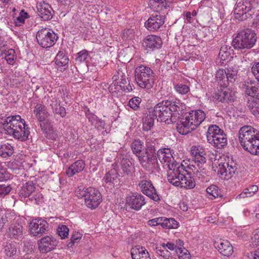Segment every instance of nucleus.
Masks as SVG:
<instances>
[{
  "instance_id": "6e6552de",
  "label": "nucleus",
  "mask_w": 259,
  "mask_h": 259,
  "mask_svg": "<svg viewBox=\"0 0 259 259\" xmlns=\"http://www.w3.org/2000/svg\"><path fill=\"white\" fill-rule=\"evenodd\" d=\"M135 76L138 85L142 89H150L154 83V73L149 67L143 65L138 66Z\"/></svg>"
},
{
  "instance_id": "7c9ffc66",
  "label": "nucleus",
  "mask_w": 259,
  "mask_h": 259,
  "mask_svg": "<svg viewBox=\"0 0 259 259\" xmlns=\"http://www.w3.org/2000/svg\"><path fill=\"white\" fill-rule=\"evenodd\" d=\"M23 227L19 223L12 224L8 231V235L10 238L18 239L22 236Z\"/></svg>"
},
{
  "instance_id": "bb28decb",
  "label": "nucleus",
  "mask_w": 259,
  "mask_h": 259,
  "mask_svg": "<svg viewBox=\"0 0 259 259\" xmlns=\"http://www.w3.org/2000/svg\"><path fill=\"white\" fill-rule=\"evenodd\" d=\"M133 259H151L147 249L143 247L136 246L131 249Z\"/></svg>"
},
{
  "instance_id": "dca6fc26",
  "label": "nucleus",
  "mask_w": 259,
  "mask_h": 259,
  "mask_svg": "<svg viewBox=\"0 0 259 259\" xmlns=\"http://www.w3.org/2000/svg\"><path fill=\"white\" fill-rule=\"evenodd\" d=\"M145 204V197L140 194L131 193L126 197V204L135 210H140Z\"/></svg>"
},
{
  "instance_id": "052dcab7",
  "label": "nucleus",
  "mask_w": 259,
  "mask_h": 259,
  "mask_svg": "<svg viewBox=\"0 0 259 259\" xmlns=\"http://www.w3.org/2000/svg\"><path fill=\"white\" fill-rule=\"evenodd\" d=\"M251 241L253 246H256L259 245V229L253 232V236L251 237Z\"/></svg>"
},
{
  "instance_id": "8fccbe9b",
  "label": "nucleus",
  "mask_w": 259,
  "mask_h": 259,
  "mask_svg": "<svg viewBox=\"0 0 259 259\" xmlns=\"http://www.w3.org/2000/svg\"><path fill=\"white\" fill-rule=\"evenodd\" d=\"M57 231L58 235L62 239L67 238L69 235V228L65 225H59Z\"/></svg>"
},
{
  "instance_id": "1a4fd4ad",
  "label": "nucleus",
  "mask_w": 259,
  "mask_h": 259,
  "mask_svg": "<svg viewBox=\"0 0 259 259\" xmlns=\"http://www.w3.org/2000/svg\"><path fill=\"white\" fill-rule=\"evenodd\" d=\"M255 32L250 29H246L238 33L233 40V45L235 49L245 50L252 48L256 41Z\"/></svg>"
},
{
  "instance_id": "c85d7f7f",
  "label": "nucleus",
  "mask_w": 259,
  "mask_h": 259,
  "mask_svg": "<svg viewBox=\"0 0 259 259\" xmlns=\"http://www.w3.org/2000/svg\"><path fill=\"white\" fill-rule=\"evenodd\" d=\"M85 167V163L82 160H77L67 168L66 171V175L71 177L76 174L81 172Z\"/></svg>"
},
{
  "instance_id": "a878e982",
  "label": "nucleus",
  "mask_w": 259,
  "mask_h": 259,
  "mask_svg": "<svg viewBox=\"0 0 259 259\" xmlns=\"http://www.w3.org/2000/svg\"><path fill=\"white\" fill-rule=\"evenodd\" d=\"M212 167L213 170L217 173L220 177L225 180H229L231 178H228V166L226 165V163H223L222 162H219L214 161L212 164Z\"/></svg>"
},
{
  "instance_id": "4468645a",
  "label": "nucleus",
  "mask_w": 259,
  "mask_h": 259,
  "mask_svg": "<svg viewBox=\"0 0 259 259\" xmlns=\"http://www.w3.org/2000/svg\"><path fill=\"white\" fill-rule=\"evenodd\" d=\"M251 8V4L248 2L238 3L234 11L236 19L244 21L249 18L251 16V14L249 13Z\"/></svg>"
},
{
  "instance_id": "f8f14e48",
  "label": "nucleus",
  "mask_w": 259,
  "mask_h": 259,
  "mask_svg": "<svg viewBox=\"0 0 259 259\" xmlns=\"http://www.w3.org/2000/svg\"><path fill=\"white\" fill-rule=\"evenodd\" d=\"M48 228V222L41 218L33 219L29 224L30 233L34 237H39L46 233Z\"/></svg>"
},
{
  "instance_id": "9d476101",
  "label": "nucleus",
  "mask_w": 259,
  "mask_h": 259,
  "mask_svg": "<svg viewBox=\"0 0 259 259\" xmlns=\"http://www.w3.org/2000/svg\"><path fill=\"white\" fill-rule=\"evenodd\" d=\"M206 137L208 142L218 149L224 148L227 145L226 135L217 125H211L209 126Z\"/></svg>"
},
{
  "instance_id": "cd10ccee",
  "label": "nucleus",
  "mask_w": 259,
  "mask_h": 259,
  "mask_svg": "<svg viewBox=\"0 0 259 259\" xmlns=\"http://www.w3.org/2000/svg\"><path fill=\"white\" fill-rule=\"evenodd\" d=\"M243 149L250 154L259 155V136L242 146Z\"/></svg>"
},
{
  "instance_id": "a18cd8bd",
  "label": "nucleus",
  "mask_w": 259,
  "mask_h": 259,
  "mask_svg": "<svg viewBox=\"0 0 259 259\" xmlns=\"http://www.w3.org/2000/svg\"><path fill=\"white\" fill-rule=\"evenodd\" d=\"M156 253L158 256H161L163 259H176L171 256V253L167 250L164 245L157 248Z\"/></svg>"
},
{
  "instance_id": "c9c22d12",
  "label": "nucleus",
  "mask_w": 259,
  "mask_h": 259,
  "mask_svg": "<svg viewBox=\"0 0 259 259\" xmlns=\"http://www.w3.org/2000/svg\"><path fill=\"white\" fill-rule=\"evenodd\" d=\"M119 75V74L118 73V75H114L113 76V82L109 87V90L110 92L111 93H114L119 92L120 90L124 91L126 92H129L130 91L132 90V87L131 86L125 88L123 85L118 84V82H117V77H118Z\"/></svg>"
},
{
  "instance_id": "e2e57ef3",
  "label": "nucleus",
  "mask_w": 259,
  "mask_h": 259,
  "mask_svg": "<svg viewBox=\"0 0 259 259\" xmlns=\"http://www.w3.org/2000/svg\"><path fill=\"white\" fill-rule=\"evenodd\" d=\"M11 190L10 186L6 185H0V197L8 194Z\"/></svg>"
},
{
  "instance_id": "7ed1b4c3",
  "label": "nucleus",
  "mask_w": 259,
  "mask_h": 259,
  "mask_svg": "<svg viewBox=\"0 0 259 259\" xmlns=\"http://www.w3.org/2000/svg\"><path fill=\"white\" fill-rule=\"evenodd\" d=\"M2 123L5 126L7 134L20 141H26L30 134L24 119L20 115H13L2 119Z\"/></svg>"
},
{
  "instance_id": "0eeeda50",
  "label": "nucleus",
  "mask_w": 259,
  "mask_h": 259,
  "mask_svg": "<svg viewBox=\"0 0 259 259\" xmlns=\"http://www.w3.org/2000/svg\"><path fill=\"white\" fill-rule=\"evenodd\" d=\"M191 154L195 163L194 174L198 178L203 177L207 172L206 164V153L200 146H193L191 148Z\"/></svg>"
},
{
  "instance_id": "473e14b6",
  "label": "nucleus",
  "mask_w": 259,
  "mask_h": 259,
  "mask_svg": "<svg viewBox=\"0 0 259 259\" xmlns=\"http://www.w3.org/2000/svg\"><path fill=\"white\" fill-rule=\"evenodd\" d=\"M33 113L40 122L44 121L48 116L45 106L41 104H37L34 107Z\"/></svg>"
},
{
  "instance_id": "58836bf2",
  "label": "nucleus",
  "mask_w": 259,
  "mask_h": 259,
  "mask_svg": "<svg viewBox=\"0 0 259 259\" xmlns=\"http://www.w3.org/2000/svg\"><path fill=\"white\" fill-rule=\"evenodd\" d=\"M207 197L210 199H213L221 196V191L218 186L211 185L206 189Z\"/></svg>"
},
{
  "instance_id": "338daca9",
  "label": "nucleus",
  "mask_w": 259,
  "mask_h": 259,
  "mask_svg": "<svg viewBox=\"0 0 259 259\" xmlns=\"http://www.w3.org/2000/svg\"><path fill=\"white\" fill-rule=\"evenodd\" d=\"M82 235L79 232H75L71 236V241L72 243L78 242L81 238Z\"/></svg>"
},
{
  "instance_id": "6ab92c4d",
  "label": "nucleus",
  "mask_w": 259,
  "mask_h": 259,
  "mask_svg": "<svg viewBox=\"0 0 259 259\" xmlns=\"http://www.w3.org/2000/svg\"><path fill=\"white\" fill-rule=\"evenodd\" d=\"M119 174L114 167L106 173L102 179L103 186L108 189H112L118 182Z\"/></svg>"
},
{
  "instance_id": "2f4dec72",
  "label": "nucleus",
  "mask_w": 259,
  "mask_h": 259,
  "mask_svg": "<svg viewBox=\"0 0 259 259\" xmlns=\"http://www.w3.org/2000/svg\"><path fill=\"white\" fill-rule=\"evenodd\" d=\"M219 251L224 256H229L233 252V246L227 240H223L219 243L217 247Z\"/></svg>"
},
{
  "instance_id": "ddd939ff",
  "label": "nucleus",
  "mask_w": 259,
  "mask_h": 259,
  "mask_svg": "<svg viewBox=\"0 0 259 259\" xmlns=\"http://www.w3.org/2000/svg\"><path fill=\"white\" fill-rule=\"evenodd\" d=\"M257 136H259V132L250 126H244L239 132V139L242 146Z\"/></svg>"
},
{
  "instance_id": "a19ab883",
  "label": "nucleus",
  "mask_w": 259,
  "mask_h": 259,
  "mask_svg": "<svg viewBox=\"0 0 259 259\" xmlns=\"http://www.w3.org/2000/svg\"><path fill=\"white\" fill-rule=\"evenodd\" d=\"M258 188L256 185H251L244 189V190L237 196V198H244L251 197L258 191Z\"/></svg>"
},
{
  "instance_id": "9b49d317",
  "label": "nucleus",
  "mask_w": 259,
  "mask_h": 259,
  "mask_svg": "<svg viewBox=\"0 0 259 259\" xmlns=\"http://www.w3.org/2000/svg\"><path fill=\"white\" fill-rule=\"evenodd\" d=\"M36 37L38 44L44 48L54 46L58 38L57 34L53 30L47 28L39 30Z\"/></svg>"
},
{
  "instance_id": "c756f323",
  "label": "nucleus",
  "mask_w": 259,
  "mask_h": 259,
  "mask_svg": "<svg viewBox=\"0 0 259 259\" xmlns=\"http://www.w3.org/2000/svg\"><path fill=\"white\" fill-rule=\"evenodd\" d=\"M68 61L69 59L63 51H59L55 59V64L61 70H64L68 67Z\"/></svg>"
},
{
  "instance_id": "393cba45",
  "label": "nucleus",
  "mask_w": 259,
  "mask_h": 259,
  "mask_svg": "<svg viewBox=\"0 0 259 259\" xmlns=\"http://www.w3.org/2000/svg\"><path fill=\"white\" fill-rule=\"evenodd\" d=\"M246 95L259 100V84L247 82L243 87Z\"/></svg>"
},
{
  "instance_id": "0e129e2a",
  "label": "nucleus",
  "mask_w": 259,
  "mask_h": 259,
  "mask_svg": "<svg viewBox=\"0 0 259 259\" xmlns=\"http://www.w3.org/2000/svg\"><path fill=\"white\" fill-rule=\"evenodd\" d=\"M9 174L6 169L0 164V181H3L9 178Z\"/></svg>"
},
{
  "instance_id": "f03ea898",
  "label": "nucleus",
  "mask_w": 259,
  "mask_h": 259,
  "mask_svg": "<svg viewBox=\"0 0 259 259\" xmlns=\"http://www.w3.org/2000/svg\"><path fill=\"white\" fill-rule=\"evenodd\" d=\"M184 108L185 105L179 100L174 101L166 100L155 105L151 113L158 121L170 124L176 121Z\"/></svg>"
},
{
  "instance_id": "aec40b11",
  "label": "nucleus",
  "mask_w": 259,
  "mask_h": 259,
  "mask_svg": "<svg viewBox=\"0 0 259 259\" xmlns=\"http://www.w3.org/2000/svg\"><path fill=\"white\" fill-rule=\"evenodd\" d=\"M213 95V98L222 102H230L233 101L235 98V92L227 87H222Z\"/></svg>"
},
{
  "instance_id": "37998d69",
  "label": "nucleus",
  "mask_w": 259,
  "mask_h": 259,
  "mask_svg": "<svg viewBox=\"0 0 259 259\" xmlns=\"http://www.w3.org/2000/svg\"><path fill=\"white\" fill-rule=\"evenodd\" d=\"M247 105L252 113L257 118H259V102L254 101V99L249 100Z\"/></svg>"
},
{
  "instance_id": "5701e85b",
  "label": "nucleus",
  "mask_w": 259,
  "mask_h": 259,
  "mask_svg": "<svg viewBox=\"0 0 259 259\" xmlns=\"http://www.w3.org/2000/svg\"><path fill=\"white\" fill-rule=\"evenodd\" d=\"M175 0H150L149 7L155 11H161L170 7Z\"/></svg>"
},
{
  "instance_id": "774afa93",
  "label": "nucleus",
  "mask_w": 259,
  "mask_h": 259,
  "mask_svg": "<svg viewBox=\"0 0 259 259\" xmlns=\"http://www.w3.org/2000/svg\"><path fill=\"white\" fill-rule=\"evenodd\" d=\"M42 195L41 194L38 193L34 195L31 200L32 201H34L36 204H39L42 201Z\"/></svg>"
},
{
  "instance_id": "ea45409f",
  "label": "nucleus",
  "mask_w": 259,
  "mask_h": 259,
  "mask_svg": "<svg viewBox=\"0 0 259 259\" xmlns=\"http://www.w3.org/2000/svg\"><path fill=\"white\" fill-rule=\"evenodd\" d=\"M161 226L165 229H177L179 226V223L174 218L162 217Z\"/></svg>"
},
{
  "instance_id": "5fc2aeb1",
  "label": "nucleus",
  "mask_w": 259,
  "mask_h": 259,
  "mask_svg": "<svg viewBox=\"0 0 259 259\" xmlns=\"http://www.w3.org/2000/svg\"><path fill=\"white\" fill-rule=\"evenodd\" d=\"M28 18V14L23 10L20 12L19 16H18L15 20V24L17 26H21L24 23L26 19Z\"/></svg>"
},
{
  "instance_id": "de8ad7c7",
  "label": "nucleus",
  "mask_w": 259,
  "mask_h": 259,
  "mask_svg": "<svg viewBox=\"0 0 259 259\" xmlns=\"http://www.w3.org/2000/svg\"><path fill=\"white\" fill-rule=\"evenodd\" d=\"M154 119L150 115L146 116L143 120V128L145 131H148L154 125Z\"/></svg>"
},
{
  "instance_id": "13d9d810",
  "label": "nucleus",
  "mask_w": 259,
  "mask_h": 259,
  "mask_svg": "<svg viewBox=\"0 0 259 259\" xmlns=\"http://www.w3.org/2000/svg\"><path fill=\"white\" fill-rule=\"evenodd\" d=\"M226 165L228 166V178H231L236 170V164L234 162L231 161L230 163H226Z\"/></svg>"
},
{
  "instance_id": "79ce46f5",
  "label": "nucleus",
  "mask_w": 259,
  "mask_h": 259,
  "mask_svg": "<svg viewBox=\"0 0 259 259\" xmlns=\"http://www.w3.org/2000/svg\"><path fill=\"white\" fill-rule=\"evenodd\" d=\"M35 190L34 185L32 182L26 183L20 191V195L22 197L29 196Z\"/></svg>"
},
{
  "instance_id": "4d7b16f0",
  "label": "nucleus",
  "mask_w": 259,
  "mask_h": 259,
  "mask_svg": "<svg viewBox=\"0 0 259 259\" xmlns=\"http://www.w3.org/2000/svg\"><path fill=\"white\" fill-rule=\"evenodd\" d=\"M141 102V99L139 97H136L132 98L128 102V106L134 110L138 108Z\"/></svg>"
},
{
  "instance_id": "f704fd0d",
  "label": "nucleus",
  "mask_w": 259,
  "mask_h": 259,
  "mask_svg": "<svg viewBox=\"0 0 259 259\" xmlns=\"http://www.w3.org/2000/svg\"><path fill=\"white\" fill-rule=\"evenodd\" d=\"M60 101L56 98H53L50 100V105L52 107L54 114H58L61 117H64L66 116V112L65 108L60 105Z\"/></svg>"
},
{
  "instance_id": "412c9836",
  "label": "nucleus",
  "mask_w": 259,
  "mask_h": 259,
  "mask_svg": "<svg viewBox=\"0 0 259 259\" xmlns=\"http://www.w3.org/2000/svg\"><path fill=\"white\" fill-rule=\"evenodd\" d=\"M162 42L160 37L155 35H149L143 40V46L147 50H153L161 47Z\"/></svg>"
},
{
  "instance_id": "e433bc0d",
  "label": "nucleus",
  "mask_w": 259,
  "mask_h": 259,
  "mask_svg": "<svg viewBox=\"0 0 259 259\" xmlns=\"http://www.w3.org/2000/svg\"><path fill=\"white\" fill-rule=\"evenodd\" d=\"M215 77L221 87H227L228 85L226 70L220 69L216 72Z\"/></svg>"
},
{
  "instance_id": "680f3d73",
  "label": "nucleus",
  "mask_w": 259,
  "mask_h": 259,
  "mask_svg": "<svg viewBox=\"0 0 259 259\" xmlns=\"http://www.w3.org/2000/svg\"><path fill=\"white\" fill-rule=\"evenodd\" d=\"M251 71L255 78L259 81V62H255L252 66Z\"/></svg>"
},
{
  "instance_id": "603ef678",
  "label": "nucleus",
  "mask_w": 259,
  "mask_h": 259,
  "mask_svg": "<svg viewBox=\"0 0 259 259\" xmlns=\"http://www.w3.org/2000/svg\"><path fill=\"white\" fill-rule=\"evenodd\" d=\"M195 47L193 46L190 47V51H192L191 53L189 54L188 55V58L184 59L185 60H187L188 59H191L192 61L195 60H201V56L200 55L198 51L194 49Z\"/></svg>"
},
{
  "instance_id": "09e8293b",
  "label": "nucleus",
  "mask_w": 259,
  "mask_h": 259,
  "mask_svg": "<svg viewBox=\"0 0 259 259\" xmlns=\"http://www.w3.org/2000/svg\"><path fill=\"white\" fill-rule=\"evenodd\" d=\"M175 91L181 95H185L190 92V88L188 85L182 83L174 84Z\"/></svg>"
},
{
  "instance_id": "f3484780",
  "label": "nucleus",
  "mask_w": 259,
  "mask_h": 259,
  "mask_svg": "<svg viewBox=\"0 0 259 259\" xmlns=\"http://www.w3.org/2000/svg\"><path fill=\"white\" fill-rule=\"evenodd\" d=\"M139 186L142 192L154 201H157L160 199L159 196L150 181L142 178L139 181Z\"/></svg>"
},
{
  "instance_id": "a211bd4d",
  "label": "nucleus",
  "mask_w": 259,
  "mask_h": 259,
  "mask_svg": "<svg viewBox=\"0 0 259 259\" xmlns=\"http://www.w3.org/2000/svg\"><path fill=\"white\" fill-rule=\"evenodd\" d=\"M165 22V18L159 14L152 15L145 23V27L150 31H155L160 28Z\"/></svg>"
},
{
  "instance_id": "2eb2a0df",
  "label": "nucleus",
  "mask_w": 259,
  "mask_h": 259,
  "mask_svg": "<svg viewBox=\"0 0 259 259\" xmlns=\"http://www.w3.org/2000/svg\"><path fill=\"white\" fill-rule=\"evenodd\" d=\"M58 240L52 236H46L38 241L39 251L46 253L54 250L58 244Z\"/></svg>"
},
{
  "instance_id": "69168bd1",
  "label": "nucleus",
  "mask_w": 259,
  "mask_h": 259,
  "mask_svg": "<svg viewBox=\"0 0 259 259\" xmlns=\"http://www.w3.org/2000/svg\"><path fill=\"white\" fill-rule=\"evenodd\" d=\"M162 220V217L156 218L148 221L147 223L150 226H161Z\"/></svg>"
},
{
  "instance_id": "49530a36",
  "label": "nucleus",
  "mask_w": 259,
  "mask_h": 259,
  "mask_svg": "<svg viewBox=\"0 0 259 259\" xmlns=\"http://www.w3.org/2000/svg\"><path fill=\"white\" fill-rule=\"evenodd\" d=\"M5 58L9 64L14 65L16 60V56L14 50L10 49L6 51Z\"/></svg>"
},
{
  "instance_id": "4be33fe9",
  "label": "nucleus",
  "mask_w": 259,
  "mask_h": 259,
  "mask_svg": "<svg viewBox=\"0 0 259 259\" xmlns=\"http://www.w3.org/2000/svg\"><path fill=\"white\" fill-rule=\"evenodd\" d=\"M37 9L39 15L44 20H48L52 18L53 10L49 4L41 2L37 4Z\"/></svg>"
},
{
  "instance_id": "72a5a7b5",
  "label": "nucleus",
  "mask_w": 259,
  "mask_h": 259,
  "mask_svg": "<svg viewBox=\"0 0 259 259\" xmlns=\"http://www.w3.org/2000/svg\"><path fill=\"white\" fill-rule=\"evenodd\" d=\"M232 52L230 47L227 45L222 46L219 54V59L222 64H224L225 61H230L233 58Z\"/></svg>"
},
{
  "instance_id": "bf43d9fd",
  "label": "nucleus",
  "mask_w": 259,
  "mask_h": 259,
  "mask_svg": "<svg viewBox=\"0 0 259 259\" xmlns=\"http://www.w3.org/2000/svg\"><path fill=\"white\" fill-rule=\"evenodd\" d=\"M155 140H153L150 137L146 136V144L148 148H150L151 153L155 152L154 147L155 146Z\"/></svg>"
},
{
  "instance_id": "c03bdc74",
  "label": "nucleus",
  "mask_w": 259,
  "mask_h": 259,
  "mask_svg": "<svg viewBox=\"0 0 259 259\" xmlns=\"http://www.w3.org/2000/svg\"><path fill=\"white\" fill-rule=\"evenodd\" d=\"M120 165L124 174H128L134 169L132 162L127 158H122L121 161Z\"/></svg>"
},
{
  "instance_id": "6e6d98bb",
  "label": "nucleus",
  "mask_w": 259,
  "mask_h": 259,
  "mask_svg": "<svg viewBox=\"0 0 259 259\" xmlns=\"http://www.w3.org/2000/svg\"><path fill=\"white\" fill-rule=\"evenodd\" d=\"M89 57L88 52L85 50H82L78 53L75 58L76 62L78 63L85 62Z\"/></svg>"
},
{
  "instance_id": "864d4df0",
  "label": "nucleus",
  "mask_w": 259,
  "mask_h": 259,
  "mask_svg": "<svg viewBox=\"0 0 259 259\" xmlns=\"http://www.w3.org/2000/svg\"><path fill=\"white\" fill-rule=\"evenodd\" d=\"M176 253L179 259H191L189 251L185 248H181L176 250Z\"/></svg>"
},
{
  "instance_id": "39448f33",
  "label": "nucleus",
  "mask_w": 259,
  "mask_h": 259,
  "mask_svg": "<svg viewBox=\"0 0 259 259\" xmlns=\"http://www.w3.org/2000/svg\"><path fill=\"white\" fill-rule=\"evenodd\" d=\"M131 148L143 167L150 169L156 166L157 159L155 156L148 153L143 143L140 140H134L131 144Z\"/></svg>"
},
{
  "instance_id": "f257e3e1",
  "label": "nucleus",
  "mask_w": 259,
  "mask_h": 259,
  "mask_svg": "<svg viewBox=\"0 0 259 259\" xmlns=\"http://www.w3.org/2000/svg\"><path fill=\"white\" fill-rule=\"evenodd\" d=\"M172 150L169 148L159 149L157 156L165 168L168 169V181L178 187L184 189H193L195 187L194 179L191 176V172L182 163L174 160Z\"/></svg>"
},
{
  "instance_id": "b1692460",
  "label": "nucleus",
  "mask_w": 259,
  "mask_h": 259,
  "mask_svg": "<svg viewBox=\"0 0 259 259\" xmlns=\"http://www.w3.org/2000/svg\"><path fill=\"white\" fill-rule=\"evenodd\" d=\"M5 259H19L20 251L17 249L15 243L7 244L5 246Z\"/></svg>"
},
{
  "instance_id": "20e7f679",
  "label": "nucleus",
  "mask_w": 259,
  "mask_h": 259,
  "mask_svg": "<svg viewBox=\"0 0 259 259\" xmlns=\"http://www.w3.org/2000/svg\"><path fill=\"white\" fill-rule=\"evenodd\" d=\"M205 117V112L201 110H193L187 113L185 118L178 124L179 133L181 135H187L198 126Z\"/></svg>"
},
{
  "instance_id": "3c124183",
  "label": "nucleus",
  "mask_w": 259,
  "mask_h": 259,
  "mask_svg": "<svg viewBox=\"0 0 259 259\" xmlns=\"http://www.w3.org/2000/svg\"><path fill=\"white\" fill-rule=\"evenodd\" d=\"M226 71L228 82H234L236 78L237 71L233 67L228 68Z\"/></svg>"
},
{
  "instance_id": "423d86ee",
  "label": "nucleus",
  "mask_w": 259,
  "mask_h": 259,
  "mask_svg": "<svg viewBox=\"0 0 259 259\" xmlns=\"http://www.w3.org/2000/svg\"><path fill=\"white\" fill-rule=\"evenodd\" d=\"M75 193L78 198H84L85 205L91 209L97 208L102 201L100 192L92 187L85 188L80 186L78 187Z\"/></svg>"
},
{
  "instance_id": "4c0bfd02",
  "label": "nucleus",
  "mask_w": 259,
  "mask_h": 259,
  "mask_svg": "<svg viewBox=\"0 0 259 259\" xmlns=\"http://www.w3.org/2000/svg\"><path fill=\"white\" fill-rule=\"evenodd\" d=\"M14 153V148L10 144L4 142L0 145V156L6 158Z\"/></svg>"
}]
</instances>
